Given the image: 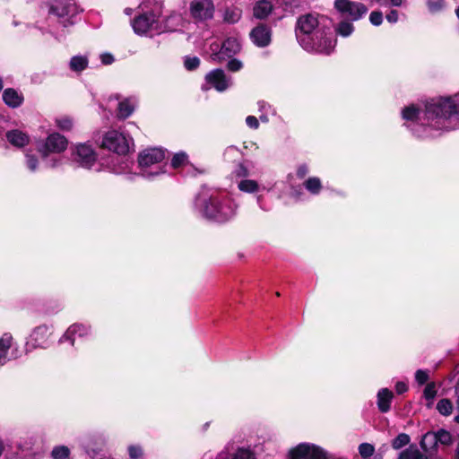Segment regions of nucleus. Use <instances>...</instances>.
<instances>
[{
  "mask_svg": "<svg viewBox=\"0 0 459 459\" xmlns=\"http://www.w3.org/2000/svg\"><path fill=\"white\" fill-rule=\"evenodd\" d=\"M456 95L431 99L422 107L415 104L402 109V117L412 123L411 130L419 137L432 135L431 130H447L448 120L457 112Z\"/></svg>",
  "mask_w": 459,
  "mask_h": 459,
  "instance_id": "f257e3e1",
  "label": "nucleus"
},
{
  "mask_svg": "<svg viewBox=\"0 0 459 459\" xmlns=\"http://www.w3.org/2000/svg\"><path fill=\"white\" fill-rule=\"evenodd\" d=\"M296 38L307 52L330 55L336 45L331 21L319 14H305L297 21Z\"/></svg>",
  "mask_w": 459,
  "mask_h": 459,
  "instance_id": "f03ea898",
  "label": "nucleus"
},
{
  "mask_svg": "<svg viewBox=\"0 0 459 459\" xmlns=\"http://www.w3.org/2000/svg\"><path fill=\"white\" fill-rule=\"evenodd\" d=\"M195 206L203 217L216 222H226L237 214V204L227 195L212 193L211 195H200Z\"/></svg>",
  "mask_w": 459,
  "mask_h": 459,
  "instance_id": "7ed1b4c3",
  "label": "nucleus"
},
{
  "mask_svg": "<svg viewBox=\"0 0 459 459\" xmlns=\"http://www.w3.org/2000/svg\"><path fill=\"white\" fill-rule=\"evenodd\" d=\"M139 9L140 14L131 22L133 30L137 35L152 36L174 28L168 24L162 25L160 20L163 9L162 3L157 0H143L139 4Z\"/></svg>",
  "mask_w": 459,
  "mask_h": 459,
  "instance_id": "20e7f679",
  "label": "nucleus"
},
{
  "mask_svg": "<svg viewBox=\"0 0 459 459\" xmlns=\"http://www.w3.org/2000/svg\"><path fill=\"white\" fill-rule=\"evenodd\" d=\"M164 159L165 151L160 148H151L143 151L138 156L141 175L147 179H152L165 173L161 165Z\"/></svg>",
  "mask_w": 459,
  "mask_h": 459,
  "instance_id": "39448f33",
  "label": "nucleus"
},
{
  "mask_svg": "<svg viewBox=\"0 0 459 459\" xmlns=\"http://www.w3.org/2000/svg\"><path fill=\"white\" fill-rule=\"evenodd\" d=\"M133 143V139L117 130H111L105 134L102 140V147L117 154L125 155Z\"/></svg>",
  "mask_w": 459,
  "mask_h": 459,
  "instance_id": "423d86ee",
  "label": "nucleus"
},
{
  "mask_svg": "<svg viewBox=\"0 0 459 459\" xmlns=\"http://www.w3.org/2000/svg\"><path fill=\"white\" fill-rule=\"evenodd\" d=\"M79 7L74 0H60L51 5L49 13L56 15L64 27L73 24L72 19L79 13Z\"/></svg>",
  "mask_w": 459,
  "mask_h": 459,
  "instance_id": "0eeeda50",
  "label": "nucleus"
},
{
  "mask_svg": "<svg viewBox=\"0 0 459 459\" xmlns=\"http://www.w3.org/2000/svg\"><path fill=\"white\" fill-rule=\"evenodd\" d=\"M334 8L342 18L351 22L359 21L368 12L365 4L350 0H335Z\"/></svg>",
  "mask_w": 459,
  "mask_h": 459,
  "instance_id": "6e6552de",
  "label": "nucleus"
},
{
  "mask_svg": "<svg viewBox=\"0 0 459 459\" xmlns=\"http://www.w3.org/2000/svg\"><path fill=\"white\" fill-rule=\"evenodd\" d=\"M72 160L78 166L90 169L97 161V153L91 145L80 143L73 149Z\"/></svg>",
  "mask_w": 459,
  "mask_h": 459,
  "instance_id": "1a4fd4ad",
  "label": "nucleus"
},
{
  "mask_svg": "<svg viewBox=\"0 0 459 459\" xmlns=\"http://www.w3.org/2000/svg\"><path fill=\"white\" fill-rule=\"evenodd\" d=\"M325 453L322 447L310 443H301L290 449V459H325Z\"/></svg>",
  "mask_w": 459,
  "mask_h": 459,
  "instance_id": "9d476101",
  "label": "nucleus"
},
{
  "mask_svg": "<svg viewBox=\"0 0 459 459\" xmlns=\"http://www.w3.org/2000/svg\"><path fill=\"white\" fill-rule=\"evenodd\" d=\"M215 6L212 0H192L189 4L191 17L197 22L213 18Z\"/></svg>",
  "mask_w": 459,
  "mask_h": 459,
  "instance_id": "9b49d317",
  "label": "nucleus"
},
{
  "mask_svg": "<svg viewBox=\"0 0 459 459\" xmlns=\"http://www.w3.org/2000/svg\"><path fill=\"white\" fill-rule=\"evenodd\" d=\"M67 139L58 133L50 134L45 143L39 147V151L44 159H47L51 153H61L67 148Z\"/></svg>",
  "mask_w": 459,
  "mask_h": 459,
  "instance_id": "f8f14e48",
  "label": "nucleus"
},
{
  "mask_svg": "<svg viewBox=\"0 0 459 459\" xmlns=\"http://www.w3.org/2000/svg\"><path fill=\"white\" fill-rule=\"evenodd\" d=\"M206 82L218 91H226L231 84L230 77H227L224 71L215 69L208 73L205 76Z\"/></svg>",
  "mask_w": 459,
  "mask_h": 459,
  "instance_id": "ddd939ff",
  "label": "nucleus"
},
{
  "mask_svg": "<svg viewBox=\"0 0 459 459\" xmlns=\"http://www.w3.org/2000/svg\"><path fill=\"white\" fill-rule=\"evenodd\" d=\"M271 30L264 24H259L250 32L252 42L259 48L267 47L271 43Z\"/></svg>",
  "mask_w": 459,
  "mask_h": 459,
  "instance_id": "4468645a",
  "label": "nucleus"
},
{
  "mask_svg": "<svg viewBox=\"0 0 459 459\" xmlns=\"http://www.w3.org/2000/svg\"><path fill=\"white\" fill-rule=\"evenodd\" d=\"M91 333V327L87 325L76 323L68 327L65 333L62 335L59 342H70L72 345L74 343V337H85Z\"/></svg>",
  "mask_w": 459,
  "mask_h": 459,
  "instance_id": "2eb2a0df",
  "label": "nucleus"
},
{
  "mask_svg": "<svg viewBox=\"0 0 459 459\" xmlns=\"http://www.w3.org/2000/svg\"><path fill=\"white\" fill-rule=\"evenodd\" d=\"M7 141L14 147L22 148L30 143V136L20 129L9 130L5 134Z\"/></svg>",
  "mask_w": 459,
  "mask_h": 459,
  "instance_id": "dca6fc26",
  "label": "nucleus"
},
{
  "mask_svg": "<svg viewBox=\"0 0 459 459\" xmlns=\"http://www.w3.org/2000/svg\"><path fill=\"white\" fill-rule=\"evenodd\" d=\"M49 335V327L48 325H39L36 327L30 334V341L34 347H46Z\"/></svg>",
  "mask_w": 459,
  "mask_h": 459,
  "instance_id": "f3484780",
  "label": "nucleus"
},
{
  "mask_svg": "<svg viewBox=\"0 0 459 459\" xmlns=\"http://www.w3.org/2000/svg\"><path fill=\"white\" fill-rule=\"evenodd\" d=\"M394 394L387 388H382L377 393V407L381 412H387L391 407Z\"/></svg>",
  "mask_w": 459,
  "mask_h": 459,
  "instance_id": "a211bd4d",
  "label": "nucleus"
},
{
  "mask_svg": "<svg viewBox=\"0 0 459 459\" xmlns=\"http://www.w3.org/2000/svg\"><path fill=\"white\" fill-rule=\"evenodd\" d=\"M136 106V100L134 98H127L121 100L117 107V117L125 119L132 115Z\"/></svg>",
  "mask_w": 459,
  "mask_h": 459,
  "instance_id": "6ab92c4d",
  "label": "nucleus"
},
{
  "mask_svg": "<svg viewBox=\"0 0 459 459\" xmlns=\"http://www.w3.org/2000/svg\"><path fill=\"white\" fill-rule=\"evenodd\" d=\"M12 343L13 336L11 333H5L0 337V366H3L7 362V354Z\"/></svg>",
  "mask_w": 459,
  "mask_h": 459,
  "instance_id": "aec40b11",
  "label": "nucleus"
},
{
  "mask_svg": "<svg viewBox=\"0 0 459 459\" xmlns=\"http://www.w3.org/2000/svg\"><path fill=\"white\" fill-rule=\"evenodd\" d=\"M241 45L238 39L229 38L221 45V52L223 56L230 57L240 51Z\"/></svg>",
  "mask_w": 459,
  "mask_h": 459,
  "instance_id": "412c9836",
  "label": "nucleus"
},
{
  "mask_svg": "<svg viewBox=\"0 0 459 459\" xmlns=\"http://www.w3.org/2000/svg\"><path fill=\"white\" fill-rule=\"evenodd\" d=\"M3 100L4 103L12 108L20 106L22 102V98L13 89H6L3 93Z\"/></svg>",
  "mask_w": 459,
  "mask_h": 459,
  "instance_id": "4be33fe9",
  "label": "nucleus"
},
{
  "mask_svg": "<svg viewBox=\"0 0 459 459\" xmlns=\"http://www.w3.org/2000/svg\"><path fill=\"white\" fill-rule=\"evenodd\" d=\"M273 5L269 1L261 0L254 6V16L257 19H264L272 12Z\"/></svg>",
  "mask_w": 459,
  "mask_h": 459,
  "instance_id": "5701e85b",
  "label": "nucleus"
},
{
  "mask_svg": "<svg viewBox=\"0 0 459 459\" xmlns=\"http://www.w3.org/2000/svg\"><path fill=\"white\" fill-rule=\"evenodd\" d=\"M437 432L429 431L423 435L420 446L425 452L433 450L437 445Z\"/></svg>",
  "mask_w": 459,
  "mask_h": 459,
  "instance_id": "b1692460",
  "label": "nucleus"
},
{
  "mask_svg": "<svg viewBox=\"0 0 459 459\" xmlns=\"http://www.w3.org/2000/svg\"><path fill=\"white\" fill-rule=\"evenodd\" d=\"M397 459H428L416 446H410L408 448L402 451Z\"/></svg>",
  "mask_w": 459,
  "mask_h": 459,
  "instance_id": "393cba45",
  "label": "nucleus"
},
{
  "mask_svg": "<svg viewBox=\"0 0 459 459\" xmlns=\"http://www.w3.org/2000/svg\"><path fill=\"white\" fill-rule=\"evenodd\" d=\"M238 188L241 192L254 194L259 191L260 186L255 180L246 178L238 182Z\"/></svg>",
  "mask_w": 459,
  "mask_h": 459,
  "instance_id": "a878e982",
  "label": "nucleus"
},
{
  "mask_svg": "<svg viewBox=\"0 0 459 459\" xmlns=\"http://www.w3.org/2000/svg\"><path fill=\"white\" fill-rule=\"evenodd\" d=\"M88 63L85 56H74L71 58L69 66L72 71L82 72L88 66Z\"/></svg>",
  "mask_w": 459,
  "mask_h": 459,
  "instance_id": "bb28decb",
  "label": "nucleus"
},
{
  "mask_svg": "<svg viewBox=\"0 0 459 459\" xmlns=\"http://www.w3.org/2000/svg\"><path fill=\"white\" fill-rule=\"evenodd\" d=\"M216 459H228V453L221 452L218 454ZM230 459H255L252 452L247 449H238Z\"/></svg>",
  "mask_w": 459,
  "mask_h": 459,
  "instance_id": "cd10ccee",
  "label": "nucleus"
},
{
  "mask_svg": "<svg viewBox=\"0 0 459 459\" xmlns=\"http://www.w3.org/2000/svg\"><path fill=\"white\" fill-rule=\"evenodd\" d=\"M352 22L350 20L340 22L335 28L336 33L342 37H349L354 31Z\"/></svg>",
  "mask_w": 459,
  "mask_h": 459,
  "instance_id": "c85d7f7f",
  "label": "nucleus"
},
{
  "mask_svg": "<svg viewBox=\"0 0 459 459\" xmlns=\"http://www.w3.org/2000/svg\"><path fill=\"white\" fill-rule=\"evenodd\" d=\"M242 12L238 7L228 8L224 12L223 20L228 23H236L241 18Z\"/></svg>",
  "mask_w": 459,
  "mask_h": 459,
  "instance_id": "c756f323",
  "label": "nucleus"
},
{
  "mask_svg": "<svg viewBox=\"0 0 459 459\" xmlns=\"http://www.w3.org/2000/svg\"><path fill=\"white\" fill-rule=\"evenodd\" d=\"M304 186H305L306 189L313 195L319 194V192L322 188L321 181L316 177L308 178L305 181Z\"/></svg>",
  "mask_w": 459,
  "mask_h": 459,
  "instance_id": "7c9ffc66",
  "label": "nucleus"
},
{
  "mask_svg": "<svg viewBox=\"0 0 459 459\" xmlns=\"http://www.w3.org/2000/svg\"><path fill=\"white\" fill-rule=\"evenodd\" d=\"M437 410L444 416H448L453 411V404L449 399H441L437 404Z\"/></svg>",
  "mask_w": 459,
  "mask_h": 459,
  "instance_id": "2f4dec72",
  "label": "nucleus"
},
{
  "mask_svg": "<svg viewBox=\"0 0 459 459\" xmlns=\"http://www.w3.org/2000/svg\"><path fill=\"white\" fill-rule=\"evenodd\" d=\"M411 442V437L408 434L401 433L392 440V447L395 450L401 449Z\"/></svg>",
  "mask_w": 459,
  "mask_h": 459,
  "instance_id": "473e14b6",
  "label": "nucleus"
},
{
  "mask_svg": "<svg viewBox=\"0 0 459 459\" xmlns=\"http://www.w3.org/2000/svg\"><path fill=\"white\" fill-rule=\"evenodd\" d=\"M51 455L53 459H69L70 450L65 446H58L53 448Z\"/></svg>",
  "mask_w": 459,
  "mask_h": 459,
  "instance_id": "72a5a7b5",
  "label": "nucleus"
},
{
  "mask_svg": "<svg viewBox=\"0 0 459 459\" xmlns=\"http://www.w3.org/2000/svg\"><path fill=\"white\" fill-rule=\"evenodd\" d=\"M182 22V17L179 14L172 13L170 14L163 22H161L162 25H169L174 26L171 30H166V31H173L176 30L177 28L181 24Z\"/></svg>",
  "mask_w": 459,
  "mask_h": 459,
  "instance_id": "f704fd0d",
  "label": "nucleus"
},
{
  "mask_svg": "<svg viewBox=\"0 0 459 459\" xmlns=\"http://www.w3.org/2000/svg\"><path fill=\"white\" fill-rule=\"evenodd\" d=\"M56 126L62 131H70L74 126L73 119L69 117H61L56 119Z\"/></svg>",
  "mask_w": 459,
  "mask_h": 459,
  "instance_id": "c9c22d12",
  "label": "nucleus"
},
{
  "mask_svg": "<svg viewBox=\"0 0 459 459\" xmlns=\"http://www.w3.org/2000/svg\"><path fill=\"white\" fill-rule=\"evenodd\" d=\"M25 164L30 171L35 172L39 168V160L35 154L27 152L25 154Z\"/></svg>",
  "mask_w": 459,
  "mask_h": 459,
  "instance_id": "e433bc0d",
  "label": "nucleus"
},
{
  "mask_svg": "<svg viewBox=\"0 0 459 459\" xmlns=\"http://www.w3.org/2000/svg\"><path fill=\"white\" fill-rule=\"evenodd\" d=\"M359 453L363 458H368L375 453V446L369 443H362L359 446Z\"/></svg>",
  "mask_w": 459,
  "mask_h": 459,
  "instance_id": "4c0bfd02",
  "label": "nucleus"
},
{
  "mask_svg": "<svg viewBox=\"0 0 459 459\" xmlns=\"http://www.w3.org/2000/svg\"><path fill=\"white\" fill-rule=\"evenodd\" d=\"M187 162V155L186 152L176 153L171 160V166L178 169L184 166Z\"/></svg>",
  "mask_w": 459,
  "mask_h": 459,
  "instance_id": "58836bf2",
  "label": "nucleus"
},
{
  "mask_svg": "<svg viewBox=\"0 0 459 459\" xmlns=\"http://www.w3.org/2000/svg\"><path fill=\"white\" fill-rule=\"evenodd\" d=\"M210 49L212 51L211 57L212 60L221 62L224 59L223 52H221V46L218 43L212 44Z\"/></svg>",
  "mask_w": 459,
  "mask_h": 459,
  "instance_id": "ea45409f",
  "label": "nucleus"
},
{
  "mask_svg": "<svg viewBox=\"0 0 459 459\" xmlns=\"http://www.w3.org/2000/svg\"><path fill=\"white\" fill-rule=\"evenodd\" d=\"M453 1L455 2V0H453ZM447 4H448L446 3V0H437V1L428 0V6L431 13H437V12L442 10Z\"/></svg>",
  "mask_w": 459,
  "mask_h": 459,
  "instance_id": "a19ab883",
  "label": "nucleus"
},
{
  "mask_svg": "<svg viewBox=\"0 0 459 459\" xmlns=\"http://www.w3.org/2000/svg\"><path fill=\"white\" fill-rule=\"evenodd\" d=\"M437 437L438 443L445 445V446L450 445L453 440L451 434L445 429L438 430L437 432Z\"/></svg>",
  "mask_w": 459,
  "mask_h": 459,
  "instance_id": "79ce46f5",
  "label": "nucleus"
},
{
  "mask_svg": "<svg viewBox=\"0 0 459 459\" xmlns=\"http://www.w3.org/2000/svg\"><path fill=\"white\" fill-rule=\"evenodd\" d=\"M233 174L236 178L246 179V178L250 176V172L248 168L243 164L239 163L237 165L236 169L233 171Z\"/></svg>",
  "mask_w": 459,
  "mask_h": 459,
  "instance_id": "37998d69",
  "label": "nucleus"
},
{
  "mask_svg": "<svg viewBox=\"0 0 459 459\" xmlns=\"http://www.w3.org/2000/svg\"><path fill=\"white\" fill-rule=\"evenodd\" d=\"M437 394V390H436V385L435 383H429L427 384L426 387L424 388V392H423V395L424 397L432 402L433 399L435 398Z\"/></svg>",
  "mask_w": 459,
  "mask_h": 459,
  "instance_id": "c03bdc74",
  "label": "nucleus"
},
{
  "mask_svg": "<svg viewBox=\"0 0 459 459\" xmlns=\"http://www.w3.org/2000/svg\"><path fill=\"white\" fill-rule=\"evenodd\" d=\"M184 65L186 70L192 71L199 66L200 60L196 56H186L185 58Z\"/></svg>",
  "mask_w": 459,
  "mask_h": 459,
  "instance_id": "a18cd8bd",
  "label": "nucleus"
},
{
  "mask_svg": "<svg viewBox=\"0 0 459 459\" xmlns=\"http://www.w3.org/2000/svg\"><path fill=\"white\" fill-rule=\"evenodd\" d=\"M128 454L131 459H140L143 456V448L137 445L128 446Z\"/></svg>",
  "mask_w": 459,
  "mask_h": 459,
  "instance_id": "49530a36",
  "label": "nucleus"
},
{
  "mask_svg": "<svg viewBox=\"0 0 459 459\" xmlns=\"http://www.w3.org/2000/svg\"><path fill=\"white\" fill-rule=\"evenodd\" d=\"M429 372L427 370L419 369L415 373V379L419 385H423L429 380Z\"/></svg>",
  "mask_w": 459,
  "mask_h": 459,
  "instance_id": "de8ad7c7",
  "label": "nucleus"
},
{
  "mask_svg": "<svg viewBox=\"0 0 459 459\" xmlns=\"http://www.w3.org/2000/svg\"><path fill=\"white\" fill-rule=\"evenodd\" d=\"M369 21L371 22V24L375 25V26H378L382 23L383 22V14L381 12H372L369 15Z\"/></svg>",
  "mask_w": 459,
  "mask_h": 459,
  "instance_id": "09e8293b",
  "label": "nucleus"
},
{
  "mask_svg": "<svg viewBox=\"0 0 459 459\" xmlns=\"http://www.w3.org/2000/svg\"><path fill=\"white\" fill-rule=\"evenodd\" d=\"M242 62L238 59H231L228 62L227 67L231 72H238L242 68Z\"/></svg>",
  "mask_w": 459,
  "mask_h": 459,
  "instance_id": "8fccbe9b",
  "label": "nucleus"
},
{
  "mask_svg": "<svg viewBox=\"0 0 459 459\" xmlns=\"http://www.w3.org/2000/svg\"><path fill=\"white\" fill-rule=\"evenodd\" d=\"M381 5L401 6L403 0H375Z\"/></svg>",
  "mask_w": 459,
  "mask_h": 459,
  "instance_id": "3c124183",
  "label": "nucleus"
},
{
  "mask_svg": "<svg viewBox=\"0 0 459 459\" xmlns=\"http://www.w3.org/2000/svg\"><path fill=\"white\" fill-rule=\"evenodd\" d=\"M246 123L250 128L253 129H257L259 126L258 119L254 116H248L246 118Z\"/></svg>",
  "mask_w": 459,
  "mask_h": 459,
  "instance_id": "603ef678",
  "label": "nucleus"
},
{
  "mask_svg": "<svg viewBox=\"0 0 459 459\" xmlns=\"http://www.w3.org/2000/svg\"><path fill=\"white\" fill-rule=\"evenodd\" d=\"M395 390L397 394H403L408 390V385L405 382H397L395 385Z\"/></svg>",
  "mask_w": 459,
  "mask_h": 459,
  "instance_id": "864d4df0",
  "label": "nucleus"
},
{
  "mask_svg": "<svg viewBox=\"0 0 459 459\" xmlns=\"http://www.w3.org/2000/svg\"><path fill=\"white\" fill-rule=\"evenodd\" d=\"M386 20L390 23H395L398 21V12L395 10H392L387 15Z\"/></svg>",
  "mask_w": 459,
  "mask_h": 459,
  "instance_id": "5fc2aeb1",
  "label": "nucleus"
},
{
  "mask_svg": "<svg viewBox=\"0 0 459 459\" xmlns=\"http://www.w3.org/2000/svg\"><path fill=\"white\" fill-rule=\"evenodd\" d=\"M100 60L104 65H110L114 61V57L111 54L105 53L100 56Z\"/></svg>",
  "mask_w": 459,
  "mask_h": 459,
  "instance_id": "6e6d98bb",
  "label": "nucleus"
},
{
  "mask_svg": "<svg viewBox=\"0 0 459 459\" xmlns=\"http://www.w3.org/2000/svg\"><path fill=\"white\" fill-rule=\"evenodd\" d=\"M308 173V168L307 165L303 164V165H300L299 168H298V170H297V175L299 178H304L307 174Z\"/></svg>",
  "mask_w": 459,
  "mask_h": 459,
  "instance_id": "4d7b16f0",
  "label": "nucleus"
},
{
  "mask_svg": "<svg viewBox=\"0 0 459 459\" xmlns=\"http://www.w3.org/2000/svg\"><path fill=\"white\" fill-rule=\"evenodd\" d=\"M60 160L56 158L50 159L48 160V166L50 168H55L59 164Z\"/></svg>",
  "mask_w": 459,
  "mask_h": 459,
  "instance_id": "13d9d810",
  "label": "nucleus"
},
{
  "mask_svg": "<svg viewBox=\"0 0 459 459\" xmlns=\"http://www.w3.org/2000/svg\"><path fill=\"white\" fill-rule=\"evenodd\" d=\"M86 453L92 459H95V456L97 455V451H95L94 449H91L90 447L86 448Z\"/></svg>",
  "mask_w": 459,
  "mask_h": 459,
  "instance_id": "bf43d9fd",
  "label": "nucleus"
},
{
  "mask_svg": "<svg viewBox=\"0 0 459 459\" xmlns=\"http://www.w3.org/2000/svg\"><path fill=\"white\" fill-rule=\"evenodd\" d=\"M259 108L261 110L265 109L267 107H269L264 101L258 102Z\"/></svg>",
  "mask_w": 459,
  "mask_h": 459,
  "instance_id": "052dcab7",
  "label": "nucleus"
},
{
  "mask_svg": "<svg viewBox=\"0 0 459 459\" xmlns=\"http://www.w3.org/2000/svg\"><path fill=\"white\" fill-rule=\"evenodd\" d=\"M325 459H343V458H342V457H335V456H330V455H328V454L326 452Z\"/></svg>",
  "mask_w": 459,
  "mask_h": 459,
  "instance_id": "680f3d73",
  "label": "nucleus"
},
{
  "mask_svg": "<svg viewBox=\"0 0 459 459\" xmlns=\"http://www.w3.org/2000/svg\"><path fill=\"white\" fill-rule=\"evenodd\" d=\"M133 13V10L131 8H126L125 9V13L127 14V15H131Z\"/></svg>",
  "mask_w": 459,
  "mask_h": 459,
  "instance_id": "e2e57ef3",
  "label": "nucleus"
},
{
  "mask_svg": "<svg viewBox=\"0 0 459 459\" xmlns=\"http://www.w3.org/2000/svg\"><path fill=\"white\" fill-rule=\"evenodd\" d=\"M455 13L456 14L457 17H459V6H457L455 9Z\"/></svg>",
  "mask_w": 459,
  "mask_h": 459,
  "instance_id": "0e129e2a",
  "label": "nucleus"
},
{
  "mask_svg": "<svg viewBox=\"0 0 459 459\" xmlns=\"http://www.w3.org/2000/svg\"><path fill=\"white\" fill-rule=\"evenodd\" d=\"M455 452H456V455H455V459H459V449L457 448Z\"/></svg>",
  "mask_w": 459,
  "mask_h": 459,
  "instance_id": "69168bd1",
  "label": "nucleus"
},
{
  "mask_svg": "<svg viewBox=\"0 0 459 459\" xmlns=\"http://www.w3.org/2000/svg\"><path fill=\"white\" fill-rule=\"evenodd\" d=\"M260 118H261V120H263V121H266V120H267V119H266V117H265L264 116H261V117H260Z\"/></svg>",
  "mask_w": 459,
  "mask_h": 459,
  "instance_id": "338daca9",
  "label": "nucleus"
},
{
  "mask_svg": "<svg viewBox=\"0 0 459 459\" xmlns=\"http://www.w3.org/2000/svg\"><path fill=\"white\" fill-rule=\"evenodd\" d=\"M455 420L456 422H459V415H456V416L455 417Z\"/></svg>",
  "mask_w": 459,
  "mask_h": 459,
  "instance_id": "774afa93",
  "label": "nucleus"
}]
</instances>
